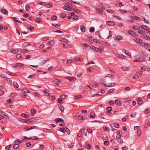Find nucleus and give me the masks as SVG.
I'll return each mask as SVG.
<instances>
[{
    "label": "nucleus",
    "mask_w": 150,
    "mask_h": 150,
    "mask_svg": "<svg viewBox=\"0 0 150 150\" xmlns=\"http://www.w3.org/2000/svg\"><path fill=\"white\" fill-rule=\"evenodd\" d=\"M55 122L57 123H59V125L60 126H63L64 125V123L63 120L60 118H58L55 120Z\"/></svg>",
    "instance_id": "1"
},
{
    "label": "nucleus",
    "mask_w": 150,
    "mask_h": 150,
    "mask_svg": "<svg viewBox=\"0 0 150 150\" xmlns=\"http://www.w3.org/2000/svg\"><path fill=\"white\" fill-rule=\"evenodd\" d=\"M21 50V49L12 48L9 51V52L15 54L20 52Z\"/></svg>",
    "instance_id": "2"
},
{
    "label": "nucleus",
    "mask_w": 150,
    "mask_h": 150,
    "mask_svg": "<svg viewBox=\"0 0 150 150\" xmlns=\"http://www.w3.org/2000/svg\"><path fill=\"white\" fill-rule=\"evenodd\" d=\"M145 60V58L144 57H142L141 58L138 59H135L134 60V62H139L144 61Z\"/></svg>",
    "instance_id": "3"
},
{
    "label": "nucleus",
    "mask_w": 150,
    "mask_h": 150,
    "mask_svg": "<svg viewBox=\"0 0 150 150\" xmlns=\"http://www.w3.org/2000/svg\"><path fill=\"white\" fill-rule=\"evenodd\" d=\"M27 28L31 32H32L34 30V28L29 24L27 25Z\"/></svg>",
    "instance_id": "4"
},
{
    "label": "nucleus",
    "mask_w": 150,
    "mask_h": 150,
    "mask_svg": "<svg viewBox=\"0 0 150 150\" xmlns=\"http://www.w3.org/2000/svg\"><path fill=\"white\" fill-rule=\"evenodd\" d=\"M106 23L107 25L110 26H112L115 25V23L112 21H107Z\"/></svg>",
    "instance_id": "5"
},
{
    "label": "nucleus",
    "mask_w": 150,
    "mask_h": 150,
    "mask_svg": "<svg viewBox=\"0 0 150 150\" xmlns=\"http://www.w3.org/2000/svg\"><path fill=\"white\" fill-rule=\"evenodd\" d=\"M128 33L134 37H136L137 36V35L136 34V33L134 32L131 30H129L128 31Z\"/></svg>",
    "instance_id": "6"
},
{
    "label": "nucleus",
    "mask_w": 150,
    "mask_h": 150,
    "mask_svg": "<svg viewBox=\"0 0 150 150\" xmlns=\"http://www.w3.org/2000/svg\"><path fill=\"white\" fill-rule=\"evenodd\" d=\"M42 131L43 132L45 133H51L52 132V131H51V130L45 128H43Z\"/></svg>",
    "instance_id": "7"
},
{
    "label": "nucleus",
    "mask_w": 150,
    "mask_h": 150,
    "mask_svg": "<svg viewBox=\"0 0 150 150\" xmlns=\"http://www.w3.org/2000/svg\"><path fill=\"white\" fill-rule=\"evenodd\" d=\"M143 71H138L136 72V74L137 75V76L139 78L141 77Z\"/></svg>",
    "instance_id": "8"
},
{
    "label": "nucleus",
    "mask_w": 150,
    "mask_h": 150,
    "mask_svg": "<svg viewBox=\"0 0 150 150\" xmlns=\"http://www.w3.org/2000/svg\"><path fill=\"white\" fill-rule=\"evenodd\" d=\"M123 38L122 36H117L114 39L115 40L119 41L120 40L123 39Z\"/></svg>",
    "instance_id": "9"
},
{
    "label": "nucleus",
    "mask_w": 150,
    "mask_h": 150,
    "mask_svg": "<svg viewBox=\"0 0 150 150\" xmlns=\"http://www.w3.org/2000/svg\"><path fill=\"white\" fill-rule=\"evenodd\" d=\"M80 132L83 135L86 136L87 132H85V129H81L80 130Z\"/></svg>",
    "instance_id": "10"
},
{
    "label": "nucleus",
    "mask_w": 150,
    "mask_h": 150,
    "mask_svg": "<svg viewBox=\"0 0 150 150\" xmlns=\"http://www.w3.org/2000/svg\"><path fill=\"white\" fill-rule=\"evenodd\" d=\"M25 129L27 130H29L32 129H37V127L36 126H34L33 127H31L30 128H27V127H25Z\"/></svg>",
    "instance_id": "11"
},
{
    "label": "nucleus",
    "mask_w": 150,
    "mask_h": 150,
    "mask_svg": "<svg viewBox=\"0 0 150 150\" xmlns=\"http://www.w3.org/2000/svg\"><path fill=\"white\" fill-rule=\"evenodd\" d=\"M137 100L138 103V105H141L143 101L142 100H141L140 98H137Z\"/></svg>",
    "instance_id": "12"
},
{
    "label": "nucleus",
    "mask_w": 150,
    "mask_h": 150,
    "mask_svg": "<svg viewBox=\"0 0 150 150\" xmlns=\"http://www.w3.org/2000/svg\"><path fill=\"white\" fill-rule=\"evenodd\" d=\"M115 103L116 105L119 106H120L121 105V102L118 100H117L115 101Z\"/></svg>",
    "instance_id": "13"
},
{
    "label": "nucleus",
    "mask_w": 150,
    "mask_h": 150,
    "mask_svg": "<svg viewBox=\"0 0 150 150\" xmlns=\"http://www.w3.org/2000/svg\"><path fill=\"white\" fill-rule=\"evenodd\" d=\"M100 82L102 84H103L104 86H106V85L105 84L106 81L105 80L103 79H101L100 80Z\"/></svg>",
    "instance_id": "14"
},
{
    "label": "nucleus",
    "mask_w": 150,
    "mask_h": 150,
    "mask_svg": "<svg viewBox=\"0 0 150 150\" xmlns=\"http://www.w3.org/2000/svg\"><path fill=\"white\" fill-rule=\"evenodd\" d=\"M25 9L27 11H30V8L28 4L25 5Z\"/></svg>",
    "instance_id": "15"
},
{
    "label": "nucleus",
    "mask_w": 150,
    "mask_h": 150,
    "mask_svg": "<svg viewBox=\"0 0 150 150\" xmlns=\"http://www.w3.org/2000/svg\"><path fill=\"white\" fill-rule=\"evenodd\" d=\"M96 12L98 13H100L102 14H105V12L102 10L100 9H97Z\"/></svg>",
    "instance_id": "16"
},
{
    "label": "nucleus",
    "mask_w": 150,
    "mask_h": 150,
    "mask_svg": "<svg viewBox=\"0 0 150 150\" xmlns=\"http://www.w3.org/2000/svg\"><path fill=\"white\" fill-rule=\"evenodd\" d=\"M1 11L2 13L5 14H6L8 13V11L6 9H1Z\"/></svg>",
    "instance_id": "17"
},
{
    "label": "nucleus",
    "mask_w": 150,
    "mask_h": 150,
    "mask_svg": "<svg viewBox=\"0 0 150 150\" xmlns=\"http://www.w3.org/2000/svg\"><path fill=\"white\" fill-rule=\"evenodd\" d=\"M58 107L62 112H64V109L62 105H58Z\"/></svg>",
    "instance_id": "18"
},
{
    "label": "nucleus",
    "mask_w": 150,
    "mask_h": 150,
    "mask_svg": "<svg viewBox=\"0 0 150 150\" xmlns=\"http://www.w3.org/2000/svg\"><path fill=\"white\" fill-rule=\"evenodd\" d=\"M66 78L70 81L73 80L75 79L72 77H66Z\"/></svg>",
    "instance_id": "19"
},
{
    "label": "nucleus",
    "mask_w": 150,
    "mask_h": 150,
    "mask_svg": "<svg viewBox=\"0 0 150 150\" xmlns=\"http://www.w3.org/2000/svg\"><path fill=\"white\" fill-rule=\"evenodd\" d=\"M132 19H135L139 21L141 20V19L140 18H139V17L136 16H134L133 17H132L131 18Z\"/></svg>",
    "instance_id": "20"
},
{
    "label": "nucleus",
    "mask_w": 150,
    "mask_h": 150,
    "mask_svg": "<svg viewBox=\"0 0 150 150\" xmlns=\"http://www.w3.org/2000/svg\"><path fill=\"white\" fill-rule=\"evenodd\" d=\"M115 83H111L109 84L108 85H106V86L108 87H114L115 86Z\"/></svg>",
    "instance_id": "21"
},
{
    "label": "nucleus",
    "mask_w": 150,
    "mask_h": 150,
    "mask_svg": "<svg viewBox=\"0 0 150 150\" xmlns=\"http://www.w3.org/2000/svg\"><path fill=\"white\" fill-rule=\"evenodd\" d=\"M54 44L55 42L53 40L50 41L49 42V44L50 45H53Z\"/></svg>",
    "instance_id": "22"
},
{
    "label": "nucleus",
    "mask_w": 150,
    "mask_h": 150,
    "mask_svg": "<svg viewBox=\"0 0 150 150\" xmlns=\"http://www.w3.org/2000/svg\"><path fill=\"white\" fill-rule=\"evenodd\" d=\"M80 29L82 32H84L85 30V27L84 26L81 25L80 26Z\"/></svg>",
    "instance_id": "23"
},
{
    "label": "nucleus",
    "mask_w": 150,
    "mask_h": 150,
    "mask_svg": "<svg viewBox=\"0 0 150 150\" xmlns=\"http://www.w3.org/2000/svg\"><path fill=\"white\" fill-rule=\"evenodd\" d=\"M13 86L15 88H17L18 87V85L16 82H14L13 83Z\"/></svg>",
    "instance_id": "24"
},
{
    "label": "nucleus",
    "mask_w": 150,
    "mask_h": 150,
    "mask_svg": "<svg viewBox=\"0 0 150 150\" xmlns=\"http://www.w3.org/2000/svg\"><path fill=\"white\" fill-rule=\"evenodd\" d=\"M65 131L68 134H69L70 133V132L69 129L67 127H64Z\"/></svg>",
    "instance_id": "25"
},
{
    "label": "nucleus",
    "mask_w": 150,
    "mask_h": 150,
    "mask_svg": "<svg viewBox=\"0 0 150 150\" xmlns=\"http://www.w3.org/2000/svg\"><path fill=\"white\" fill-rule=\"evenodd\" d=\"M33 122V121L32 120V119L30 120H26V121H25V123H31Z\"/></svg>",
    "instance_id": "26"
},
{
    "label": "nucleus",
    "mask_w": 150,
    "mask_h": 150,
    "mask_svg": "<svg viewBox=\"0 0 150 150\" xmlns=\"http://www.w3.org/2000/svg\"><path fill=\"white\" fill-rule=\"evenodd\" d=\"M102 44L103 45H104L106 46H109L110 45L109 43L104 41H103L102 42Z\"/></svg>",
    "instance_id": "27"
},
{
    "label": "nucleus",
    "mask_w": 150,
    "mask_h": 150,
    "mask_svg": "<svg viewBox=\"0 0 150 150\" xmlns=\"http://www.w3.org/2000/svg\"><path fill=\"white\" fill-rule=\"evenodd\" d=\"M36 111V110L35 109H33V108H32L31 109L30 112L32 114H34L35 113Z\"/></svg>",
    "instance_id": "28"
},
{
    "label": "nucleus",
    "mask_w": 150,
    "mask_h": 150,
    "mask_svg": "<svg viewBox=\"0 0 150 150\" xmlns=\"http://www.w3.org/2000/svg\"><path fill=\"white\" fill-rule=\"evenodd\" d=\"M122 69L123 71H128L129 70V69L128 68L126 67H123L122 68Z\"/></svg>",
    "instance_id": "29"
},
{
    "label": "nucleus",
    "mask_w": 150,
    "mask_h": 150,
    "mask_svg": "<svg viewBox=\"0 0 150 150\" xmlns=\"http://www.w3.org/2000/svg\"><path fill=\"white\" fill-rule=\"evenodd\" d=\"M35 21L38 23L41 22L42 21V20L39 18H37L35 19Z\"/></svg>",
    "instance_id": "30"
},
{
    "label": "nucleus",
    "mask_w": 150,
    "mask_h": 150,
    "mask_svg": "<svg viewBox=\"0 0 150 150\" xmlns=\"http://www.w3.org/2000/svg\"><path fill=\"white\" fill-rule=\"evenodd\" d=\"M92 49L94 51H95L96 52L98 51V48L96 47H95L93 46L92 47Z\"/></svg>",
    "instance_id": "31"
},
{
    "label": "nucleus",
    "mask_w": 150,
    "mask_h": 150,
    "mask_svg": "<svg viewBox=\"0 0 150 150\" xmlns=\"http://www.w3.org/2000/svg\"><path fill=\"white\" fill-rule=\"evenodd\" d=\"M64 8L65 10L69 11H70L71 10V8H69V7H67V6H64Z\"/></svg>",
    "instance_id": "32"
},
{
    "label": "nucleus",
    "mask_w": 150,
    "mask_h": 150,
    "mask_svg": "<svg viewBox=\"0 0 150 150\" xmlns=\"http://www.w3.org/2000/svg\"><path fill=\"white\" fill-rule=\"evenodd\" d=\"M95 117V115L94 113L91 112V113L90 117L91 118H93Z\"/></svg>",
    "instance_id": "33"
},
{
    "label": "nucleus",
    "mask_w": 150,
    "mask_h": 150,
    "mask_svg": "<svg viewBox=\"0 0 150 150\" xmlns=\"http://www.w3.org/2000/svg\"><path fill=\"white\" fill-rule=\"evenodd\" d=\"M141 28L142 29L145 30H147V28H148V27L146 25H141Z\"/></svg>",
    "instance_id": "34"
},
{
    "label": "nucleus",
    "mask_w": 150,
    "mask_h": 150,
    "mask_svg": "<svg viewBox=\"0 0 150 150\" xmlns=\"http://www.w3.org/2000/svg\"><path fill=\"white\" fill-rule=\"evenodd\" d=\"M112 108L111 107H108L106 108V110L108 111H109L110 112L112 110Z\"/></svg>",
    "instance_id": "35"
},
{
    "label": "nucleus",
    "mask_w": 150,
    "mask_h": 150,
    "mask_svg": "<svg viewBox=\"0 0 150 150\" xmlns=\"http://www.w3.org/2000/svg\"><path fill=\"white\" fill-rule=\"evenodd\" d=\"M46 7L48 8L52 7L53 6V5L51 3H49L48 4H46Z\"/></svg>",
    "instance_id": "36"
},
{
    "label": "nucleus",
    "mask_w": 150,
    "mask_h": 150,
    "mask_svg": "<svg viewBox=\"0 0 150 150\" xmlns=\"http://www.w3.org/2000/svg\"><path fill=\"white\" fill-rule=\"evenodd\" d=\"M53 81L55 83H58L61 82L59 79H53Z\"/></svg>",
    "instance_id": "37"
},
{
    "label": "nucleus",
    "mask_w": 150,
    "mask_h": 150,
    "mask_svg": "<svg viewBox=\"0 0 150 150\" xmlns=\"http://www.w3.org/2000/svg\"><path fill=\"white\" fill-rule=\"evenodd\" d=\"M59 131L62 132H63V133H64L65 132L64 128H59Z\"/></svg>",
    "instance_id": "38"
},
{
    "label": "nucleus",
    "mask_w": 150,
    "mask_h": 150,
    "mask_svg": "<svg viewBox=\"0 0 150 150\" xmlns=\"http://www.w3.org/2000/svg\"><path fill=\"white\" fill-rule=\"evenodd\" d=\"M94 31V27H91L89 29V32L90 33L93 32Z\"/></svg>",
    "instance_id": "39"
},
{
    "label": "nucleus",
    "mask_w": 150,
    "mask_h": 150,
    "mask_svg": "<svg viewBox=\"0 0 150 150\" xmlns=\"http://www.w3.org/2000/svg\"><path fill=\"white\" fill-rule=\"evenodd\" d=\"M67 145L69 148H72L74 146V143H72L71 144H69V145L67 144Z\"/></svg>",
    "instance_id": "40"
},
{
    "label": "nucleus",
    "mask_w": 150,
    "mask_h": 150,
    "mask_svg": "<svg viewBox=\"0 0 150 150\" xmlns=\"http://www.w3.org/2000/svg\"><path fill=\"white\" fill-rule=\"evenodd\" d=\"M21 57V55L20 54H17L16 55V57L17 59H20Z\"/></svg>",
    "instance_id": "41"
},
{
    "label": "nucleus",
    "mask_w": 150,
    "mask_h": 150,
    "mask_svg": "<svg viewBox=\"0 0 150 150\" xmlns=\"http://www.w3.org/2000/svg\"><path fill=\"white\" fill-rule=\"evenodd\" d=\"M124 52H125V54H126V55H128V56H131L130 54L129 53V52L127 50H125V51H124Z\"/></svg>",
    "instance_id": "42"
},
{
    "label": "nucleus",
    "mask_w": 150,
    "mask_h": 150,
    "mask_svg": "<svg viewBox=\"0 0 150 150\" xmlns=\"http://www.w3.org/2000/svg\"><path fill=\"white\" fill-rule=\"evenodd\" d=\"M91 144H88L86 145V148L88 149H89L91 148Z\"/></svg>",
    "instance_id": "43"
},
{
    "label": "nucleus",
    "mask_w": 150,
    "mask_h": 150,
    "mask_svg": "<svg viewBox=\"0 0 150 150\" xmlns=\"http://www.w3.org/2000/svg\"><path fill=\"white\" fill-rule=\"evenodd\" d=\"M77 75L79 78H81L82 77V74L80 72L77 73Z\"/></svg>",
    "instance_id": "44"
},
{
    "label": "nucleus",
    "mask_w": 150,
    "mask_h": 150,
    "mask_svg": "<svg viewBox=\"0 0 150 150\" xmlns=\"http://www.w3.org/2000/svg\"><path fill=\"white\" fill-rule=\"evenodd\" d=\"M35 75L34 74L32 75H30L28 76V78L29 79L30 78H34V77H35Z\"/></svg>",
    "instance_id": "45"
},
{
    "label": "nucleus",
    "mask_w": 150,
    "mask_h": 150,
    "mask_svg": "<svg viewBox=\"0 0 150 150\" xmlns=\"http://www.w3.org/2000/svg\"><path fill=\"white\" fill-rule=\"evenodd\" d=\"M22 91L26 93H29V90L28 89H23L22 90Z\"/></svg>",
    "instance_id": "46"
},
{
    "label": "nucleus",
    "mask_w": 150,
    "mask_h": 150,
    "mask_svg": "<svg viewBox=\"0 0 150 150\" xmlns=\"http://www.w3.org/2000/svg\"><path fill=\"white\" fill-rule=\"evenodd\" d=\"M21 115L23 117H25L26 118H28L29 117V116L28 115L23 113Z\"/></svg>",
    "instance_id": "47"
},
{
    "label": "nucleus",
    "mask_w": 150,
    "mask_h": 150,
    "mask_svg": "<svg viewBox=\"0 0 150 150\" xmlns=\"http://www.w3.org/2000/svg\"><path fill=\"white\" fill-rule=\"evenodd\" d=\"M107 11L108 12L111 13H114V11L109 9H108Z\"/></svg>",
    "instance_id": "48"
},
{
    "label": "nucleus",
    "mask_w": 150,
    "mask_h": 150,
    "mask_svg": "<svg viewBox=\"0 0 150 150\" xmlns=\"http://www.w3.org/2000/svg\"><path fill=\"white\" fill-rule=\"evenodd\" d=\"M60 16L62 18H65L66 16V15L63 13H61L60 14Z\"/></svg>",
    "instance_id": "49"
},
{
    "label": "nucleus",
    "mask_w": 150,
    "mask_h": 150,
    "mask_svg": "<svg viewBox=\"0 0 150 150\" xmlns=\"http://www.w3.org/2000/svg\"><path fill=\"white\" fill-rule=\"evenodd\" d=\"M53 32H57V33H63V32L62 31H61V30H53Z\"/></svg>",
    "instance_id": "50"
},
{
    "label": "nucleus",
    "mask_w": 150,
    "mask_h": 150,
    "mask_svg": "<svg viewBox=\"0 0 150 150\" xmlns=\"http://www.w3.org/2000/svg\"><path fill=\"white\" fill-rule=\"evenodd\" d=\"M19 147V145L18 144H15L13 146V148L14 149H17Z\"/></svg>",
    "instance_id": "51"
},
{
    "label": "nucleus",
    "mask_w": 150,
    "mask_h": 150,
    "mask_svg": "<svg viewBox=\"0 0 150 150\" xmlns=\"http://www.w3.org/2000/svg\"><path fill=\"white\" fill-rule=\"evenodd\" d=\"M122 54H118L116 55V56L119 59H122Z\"/></svg>",
    "instance_id": "52"
},
{
    "label": "nucleus",
    "mask_w": 150,
    "mask_h": 150,
    "mask_svg": "<svg viewBox=\"0 0 150 150\" xmlns=\"http://www.w3.org/2000/svg\"><path fill=\"white\" fill-rule=\"evenodd\" d=\"M6 79H7V81H8V83L10 84H11L12 83V81H11V80L9 78H7Z\"/></svg>",
    "instance_id": "53"
},
{
    "label": "nucleus",
    "mask_w": 150,
    "mask_h": 150,
    "mask_svg": "<svg viewBox=\"0 0 150 150\" xmlns=\"http://www.w3.org/2000/svg\"><path fill=\"white\" fill-rule=\"evenodd\" d=\"M144 46L145 47H147L149 46L148 48H149L150 47V44L145 43L144 44Z\"/></svg>",
    "instance_id": "54"
},
{
    "label": "nucleus",
    "mask_w": 150,
    "mask_h": 150,
    "mask_svg": "<svg viewBox=\"0 0 150 150\" xmlns=\"http://www.w3.org/2000/svg\"><path fill=\"white\" fill-rule=\"evenodd\" d=\"M82 96L81 95H79L75 96V99H77L78 98H80L82 97Z\"/></svg>",
    "instance_id": "55"
},
{
    "label": "nucleus",
    "mask_w": 150,
    "mask_h": 150,
    "mask_svg": "<svg viewBox=\"0 0 150 150\" xmlns=\"http://www.w3.org/2000/svg\"><path fill=\"white\" fill-rule=\"evenodd\" d=\"M11 145H9L6 146L5 147V150H9V148L11 147Z\"/></svg>",
    "instance_id": "56"
},
{
    "label": "nucleus",
    "mask_w": 150,
    "mask_h": 150,
    "mask_svg": "<svg viewBox=\"0 0 150 150\" xmlns=\"http://www.w3.org/2000/svg\"><path fill=\"white\" fill-rule=\"evenodd\" d=\"M94 69L93 68H91L90 67H88L87 68V70L89 71H93V70Z\"/></svg>",
    "instance_id": "57"
},
{
    "label": "nucleus",
    "mask_w": 150,
    "mask_h": 150,
    "mask_svg": "<svg viewBox=\"0 0 150 150\" xmlns=\"http://www.w3.org/2000/svg\"><path fill=\"white\" fill-rule=\"evenodd\" d=\"M49 39V38L48 37H45L42 38V40L43 41H45Z\"/></svg>",
    "instance_id": "58"
},
{
    "label": "nucleus",
    "mask_w": 150,
    "mask_h": 150,
    "mask_svg": "<svg viewBox=\"0 0 150 150\" xmlns=\"http://www.w3.org/2000/svg\"><path fill=\"white\" fill-rule=\"evenodd\" d=\"M115 90V89H111L109 90L108 91V93H112L113 91Z\"/></svg>",
    "instance_id": "59"
},
{
    "label": "nucleus",
    "mask_w": 150,
    "mask_h": 150,
    "mask_svg": "<svg viewBox=\"0 0 150 150\" xmlns=\"http://www.w3.org/2000/svg\"><path fill=\"white\" fill-rule=\"evenodd\" d=\"M103 129L106 131H108L109 130L108 128V127L105 126L103 127Z\"/></svg>",
    "instance_id": "60"
},
{
    "label": "nucleus",
    "mask_w": 150,
    "mask_h": 150,
    "mask_svg": "<svg viewBox=\"0 0 150 150\" xmlns=\"http://www.w3.org/2000/svg\"><path fill=\"white\" fill-rule=\"evenodd\" d=\"M98 84L96 83H94L92 84V86L94 87L98 86Z\"/></svg>",
    "instance_id": "61"
},
{
    "label": "nucleus",
    "mask_w": 150,
    "mask_h": 150,
    "mask_svg": "<svg viewBox=\"0 0 150 150\" xmlns=\"http://www.w3.org/2000/svg\"><path fill=\"white\" fill-rule=\"evenodd\" d=\"M66 96L65 95H62L61 96L60 98L61 99H64L65 98Z\"/></svg>",
    "instance_id": "62"
},
{
    "label": "nucleus",
    "mask_w": 150,
    "mask_h": 150,
    "mask_svg": "<svg viewBox=\"0 0 150 150\" xmlns=\"http://www.w3.org/2000/svg\"><path fill=\"white\" fill-rule=\"evenodd\" d=\"M16 95V94L15 93H11L10 95V96L11 98H13Z\"/></svg>",
    "instance_id": "63"
},
{
    "label": "nucleus",
    "mask_w": 150,
    "mask_h": 150,
    "mask_svg": "<svg viewBox=\"0 0 150 150\" xmlns=\"http://www.w3.org/2000/svg\"><path fill=\"white\" fill-rule=\"evenodd\" d=\"M122 150H127L128 148L125 146L124 147H122Z\"/></svg>",
    "instance_id": "64"
}]
</instances>
